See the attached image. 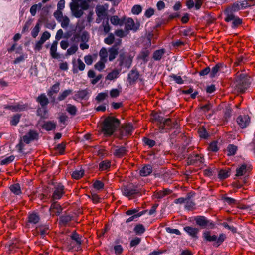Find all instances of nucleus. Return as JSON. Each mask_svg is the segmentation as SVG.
Here are the masks:
<instances>
[{"mask_svg": "<svg viewBox=\"0 0 255 255\" xmlns=\"http://www.w3.org/2000/svg\"><path fill=\"white\" fill-rule=\"evenodd\" d=\"M120 121L114 117H108L104 121L102 130L104 134L109 136L113 134L119 126Z\"/></svg>", "mask_w": 255, "mask_h": 255, "instance_id": "1", "label": "nucleus"}, {"mask_svg": "<svg viewBox=\"0 0 255 255\" xmlns=\"http://www.w3.org/2000/svg\"><path fill=\"white\" fill-rule=\"evenodd\" d=\"M235 86L241 92H244L250 84L249 77L245 74L237 73L234 82Z\"/></svg>", "mask_w": 255, "mask_h": 255, "instance_id": "2", "label": "nucleus"}, {"mask_svg": "<svg viewBox=\"0 0 255 255\" xmlns=\"http://www.w3.org/2000/svg\"><path fill=\"white\" fill-rule=\"evenodd\" d=\"M204 239L209 242H214L213 246L218 247L221 245L226 239L224 234H220L219 237L215 235H211L210 231H205L203 233Z\"/></svg>", "mask_w": 255, "mask_h": 255, "instance_id": "3", "label": "nucleus"}, {"mask_svg": "<svg viewBox=\"0 0 255 255\" xmlns=\"http://www.w3.org/2000/svg\"><path fill=\"white\" fill-rule=\"evenodd\" d=\"M196 223L202 228L213 229L215 228V224L211 220H208L203 216H197L195 217Z\"/></svg>", "mask_w": 255, "mask_h": 255, "instance_id": "4", "label": "nucleus"}, {"mask_svg": "<svg viewBox=\"0 0 255 255\" xmlns=\"http://www.w3.org/2000/svg\"><path fill=\"white\" fill-rule=\"evenodd\" d=\"M123 194L129 198H134L136 196H141V190L137 187H124L122 189Z\"/></svg>", "mask_w": 255, "mask_h": 255, "instance_id": "5", "label": "nucleus"}, {"mask_svg": "<svg viewBox=\"0 0 255 255\" xmlns=\"http://www.w3.org/2000/svg\"><path fill=\"white\" fill-rule=\"evenodd\" d=\"M122 44V40L120 38L117 39L115 41L114 45L112 47L109 49V60L110 61H113L116 57L118 54L119 47Z\"/></svg>", "mask_w": 255, "mask_h": 255, "instance_id": "6", "label": "nucleus"}, {"mask_svg": "<svg viewBox=\"0 0 255 255\" xmlns=\"http://www.w3.org/2000/svg\"><path fill=\"white\" fill-rule=\"evenodd\" d=\"M132 56H127L125 53L122 52L120 54L118 59L119 65L120 66H124L125 67L129 68L132 62Z\"/></svg>", "mask_w": 255, "mask_h": 255, "instance_id": "7", "label": "nucleus"}, {"mask_svg": "<svg viewBox=\"0 0 255 255\" xmlns=\"http://www.w3.org/2000/svg\"><path fill=\"white\" fill-rule=\"evenodd\" d=\"M178 127V124L176 121L172 122L170 118L165 119L162 125L159 126V129L161 130H166L165 132H167L168 130L173 128H177Z\"/></svg>", "mask_w": 255, "mask_h": 255, "instance_id": "8", "label": "nucleus"}, {"mask_svg": "<svg viewBox=\"0 0 255 255\" xmlns=\"http://www.w3.org/2000/svg\"><path fill=\"white\" fill-rule=\"evenodd\" d=\"M64 190V186L62 184L59 183L56 185L51 197V202L61 199L65 193Z\"/></svg>", "mask_w": 255, "mask_h": 255, "instance_id": "9", "label": "nucleus"}, {"mask_svg": "<svg viewBox=\"0 0 255 255\" xmlns=\"http://www.w3.org/2000/svg\"><path fill=\"white\" fill-rule=\"evenodd\" d=\"M39 134L36 131L30 130L22 137V141L26 144H29L35 140H37Z\"/></svg>", "mask_w": 255, "mask_h": 255, "instance_id": "10", "label": "nucleus"}, {"mask_svg": "<svg viewBox=\"0 0 255 255\" xmlns=\"http://www.w3.org/2000/svg\"><path fill=\"white\" fill-rule=\"evenodd\" d=\"M70 238L74 241L71 242L69 245L70 249H73L77 246L79 248L81 244V236L78 234L75 231L73 232L70 235Z\"/></svg>", "mask_w": 255, "mask_h": 255, "instance_id": "11", "label": "nucleus"}, {"mask_svg": "<svg viewBox=\"0 0 255 255\" xmlns=\"http://www.w3.org/2000/svg\"><path fill=\"white\" fill-rule=\"evenodd\" d=\"M134 130L133 126L131 124L124 125L120 129V135L122 137L128 136L132 134Z\"/></svg>", "mask_w": 255, "mask_h": 255, "instance_id": "12", "label": "nucleus"}, {"mask_svg": "<svg viewBox=\"0 0 255 255\" xmlns=\"http://www.w3.org/2000/svg\"><path fill=\"white\" fill-rule=\"evenodd\" d=\"M203 158L201 154L190 155L187 159L188 165H199L203 163Z\"/></svg>", "mask_w": 255, "mask_h": 255, "instance_id": "13", "label": "nucleus"}, {"mask_svg": "<svg viewBox=\"0 0 255 255\" xmlns=\"http://www.w3.org/2000/svg\"><path fill=\"white\" fill-rule=\"evenodd\" d=\"M237 122L241 128H244L250 123V118L248 115H240L237 118Z\"/></svg>", "mask_w": 255, "mask_h": 255, "instance_id": "14", "label": "nucleus"}, {"mask_svg": "<svg viewBox=\"0 0 255 255\" xmlns=\"http://www.w3.org/2000/svg\"><path fill=\"white\" fill-rule=\"evenodd\" d=\"M78 1L73 2L70 4V8L73 15L76 18H80L83 14V11L79 9Z\"/></svg>", "mask_w": 255, "mask_h": 255, "instance_id": "15", "label": "nucleus"}, {"mask_svg": "<svg viewBox=\"0 0 255 255\" xmlns=\"http://www.w3.org/2000/svg\"><path fill=\"white\" fill-rule=\"evenodd\" d=\"M106 9L105 8L104 6L100 5L97 6L96 8V13L97 16V18L96 19V21L97 23H100L102 20L104 18L106 15Z\"/></svg>", "mask_w": 255, "mask_h": 255, "instance_id": "16", "label": "nucleus"}, {"mask_svg": "<svg viewBox=\"0 0 255 255\" xmlns=\"http://www.w3.org/2000/svg\"><path fill=\"white\" fill-rule=\"evenodd\" d=\"M49 211L52 216L59 215L61 213L62 208L60 205L57 202L52 201Z\"/></svg>", "mask_w": 255, "mask_h": 255, "instance_id": "17", "label": "nucleus"}, {"mask_svg": "<svg viewBox=\"0 0 255 255\" xmlns=\"http://www.w3.org/2000/svg\"><path fill=\"white\" fill-rule=\"evenodd\" d=\"M89 92L87 89L78 91L73 97V99L76 101L86 100L88 98Z\"/></svg>", "mask_w": 255, "mask_h": 255, "instance_id": "18", "label": "nucleus"}, {"mask_svg": "<svg viewBox=\"0 0 255 255\" xmlns=\"http://www.w3.org/2000/svg\"><path fill=\"white\" fill-rule=\"evenodd\" d=\"M139 77V73L136 69H132L128 75V81L130 85H132L137 80Z\"/></svg>", "mask_w": 255, "mask_h": 255, "instance_id": "19", "label": "nucleus"}, {"mask_svg": "<svg viewBox=\"0 0 255 255\" xmlns=\"http://www.w3.org/2000/svg\"><path fill=\"white\" fill-rule=\"evenodd\" d=\"M40 219V216L37 213H29L27 217V225L36 224L39 222Z\"/></svg>", "mask_w": 255, "mask_h": 255, "instance_id": "20", "label": "nucleus"}, {"mask_svg": "<svg viewBox=\"0 0 255 255\" xmlns=\"http://www.w3.org/2000/svg\"><path fill=\"white\" fill-rule=\"evenodd\" d=\"M49 226L47 225H41L35 228V232L37 234H40L41 237L43 238L46 234H48Z\"/></svg>", "mask_w": 255, "mask_h": 255, "instance_id": "21", "label": "nucleus"}, {"mask_svg": "<svg viewBox=\"0 0 255 255\" xmlns=\"http://www.w3.org/2000/svg\"><path fill=\"white\" fill-rule=\"evenodd\" d=\"M150 54V51L147 48L142 49L137 56V59L141 60L144 63L148 61V57Z\"/></svg>", "mask_w": 255, "mask_h": 255, "instance_id": "22", "label": "nucleus"}, {"mask_svg": "<svg viewBox=\"0 0 255 255\" xmlns=\"http://www.w3.org/2000/svg\"><path fill=\"white\" fill-rule=\"evenodd\" d=\"M125 28L127 30L136 31L138 27L135 24L134 21L132 18H128L125 22Z\"/></svg>", "mask_w": 255, "mask_h": 255, "instance_id": "23", "label": "nucleus"}, {"mask_svg": "<svg viewBox=\"0 0 255 255\" xmlns=\"http://www.w3.org/2000/svg\"><path fill=\"white\" fill-rule=\"evenodd\" d=\"M184 230L192 238H198L197 234L199 231L198 228L190 226H186L184 228Z\"/></svg>", "mask_w": 255, "mask_h": 255, "instance_id": "24", "label": "nucleus"}, {"mask_svg": "<svg viewBox=\"0 0 255 255\" xmlns=\"http://www.w3.org/2000/svg\"><path fill=\"white\" fill-rule=\"evenodd\" d=\"M58 41L57 40L54 41L51 46L50 49V53L51 57L54 59H57L59 58V55L56 52L57 49Z\"/></svg>", "mask_w": 255, "mask_h": 255, "instance_id": "25", "label": "nucleus"}, {"mask_svg": "<svg viewBox=\"0 0 255 255\" xmlns=\"http://www.w3.org/2000/svg\"><path fill=\"white\" fill-rule=\"evenodd\" d=\"M13 111L14 112H20L24 111L27 110L28 105L27 104H23L22 102L15 103L12 105Z\"/></svg>", "mask_w": 255, "mask_h": 255, "instance_id": "26", "label": "nucleus"}, {"mask_svg": "<svg viewBox=\"0 0 255 255\" xmlns=\"http://www.w3.org/2000/svg\"><path fill=\"white\" fill-rule=\"evenodd\" d=\"M223 67V64L221 63H217L214 66L210 71V77L211 78H214L218 75V73Z\"/></svg>", "mask_w": 255, "mask_h": 255, "instance_id": "27", "label": "nucleus"}, {"mask_svg": "<svg viewBox=\"0 0 255 255\" xmlns=\"http://www.w3.org/2000/svg\"><path fill=\"white\" fill-rule=\"evenodd\" d=\"M127 152L125 147L120 146L117 147V148L114 150L113 154L118 157H121L125 156Z\"/></svg>", "mask_w": 255, "mask_h": 255, "instance_id": "28", "label": "nucleus"}, {"mask_svg": "<svg viewBox=\"0 0 255 255\" xmlns=\"http://www.w3.org/2000/svg\"><path fill=\"white\" fill-rule=\"evenodd\" d=\"M36 101L40 104L42 107L46 106L49 103V100L45 94H40L37 98Z\"/></svg>", "mask_w": 255, "mask_h": 255, "instance_id": "29", "label": "nucleus"}, {"mask_svg": "<svg viewBox=\"0 0 255 255\" xmlns=\"http://www.w3.org/2000/svg\"><path fill=\"white\" fill-rule=\"evenodd\" d=\"M152 172V167L150 165H146L140 170L139 174L142 176H147Z\"/></svg>", "mask_w": 255, "mask_h": 255, "instance_id": "30", "label": "nucleus"}, {"mask_svg": "<svg viewBox=\"0 0 255 255\" xmlns=\"http://www.w3.org/2000/svg\"><path fill=\"white\" fill-rule=\"evenodd\" d=\"M56 127V124L52 121L45 122L42 125V128L46 131H50L55 129Z\"/></svg>", "mask_w": 255, "mask_h": 255, "instance_id": "31", "label": "nucleus"}, {"mask_svg": "<svg viewBox=\"0 0 255 255\" xmlns=\"http://www.w3.org/2000/svg\"><path fill=\"white\" fill-rule=\"evenodd\" d=\"M85 65L84 62L79 58L77 59V64L74 65L73 71L74 73H77L78 70L83 71L85 69Z\"/></svg>", "mask_w": 255, "mask_h": 255, "instance_id": "32", "label": "nucleus"}, {"mask_svg": "<svg viewBox=\"0 0 255 255\" xmlns=\"http://www.w3.org/2000/svg\"><path fill=\"white\" fill-rule=\"evenodd\" d=\"M111 166V162L107 160L101 161L99 164V170L101 171L108 170Z\"/></svg>", "mask_w": 255, "mask_h": 255, "instance_id": "33", "label": "nucleus"}, {"mask_svg": "<svg viewBox=\"0 0 255 255\" xmlns=\"http://www.w3.org/2000/svg\"><path fill=\"white\" fill-rule=\"evenodd\" d=\"M72 90L66 89L64 90L62 92L60 93L58 96L57 100L59 101L64 100L67 97L72 94Z\"/></svg>", "mask_w": 255, "mask_h": 255, "instance_id": "34", "label": "nucleus"}, {"mask_svg": "<svg viewBox=\"0 0 255 255\" xmlns=\"http://www.w3.org/2000/svg\"><path fill=\"white\" fill-rule=\"evenodd\" d=\"M9 189L11 192L16 195L21 194L20 186L19 184H14L9 187Z\"/></svg>", "mask_w": 255, "mask_h": 255, "instance_id": "35", "label": "nucleus"}, {"mask_svg": "<svg viewBox=\"0 0 255 255\" xmlns=\"http://www.w3.org/2000/svg\"><path fill=\"white\" fill-rule=\"evenodd\" d=\"M165 53V50L164 49L156 50L153 53V58L156 61L160 60Z\"/></svg>", "mask_w": 255, "mask_h": 255, "instance_id": "36", "label": "nucleus"}, {"mask_svg": "<svg viewBox=\"0 0 255 255\" xmlns=\"http://www.w3.org/2000/svg\"><path fill=\"white\" fill-rule=\"evenodd\" d=\"M60 83L57 82L54 84L48 92V95L49 97L52 96L54 94L57 93L60 90Z\"/></svg>", "mask_w": 255, "mask_h": 255, "instance_id": "37", "label": "nucleus"}, {"mask_svg": "<svg viewBox=\"0 0 255 255\" xmlns=\"http://www.w3.org/2000/svg\"><path fill=\"white\" fill-rule=\"evenodd\" d=\"M84 174V170L83 169L76 170L72 172L71 177L73 179L78 180L83 177Z\"/></svg>", "mask_w": 255, "mask_h": 255, "instance_id": "38", "label": "nucleus"}, {"mask_svg": "<svg viewBox=\"0 0 255 255\" xmlns=\"http://www.w3.org/2000/svg\"><path fill=\"white\" fill-rule=\"evenodd\" d=\"M171 191L169 189H165L163 191H159L155 194V198L157 199H161L165 196L170 194Z\"/></svg>", "mask_w": 255, "mask_h": 255, "instance_id": "39", "label": "nucleus"}, {"mask_svg": "<svg viewBox=\"0 0 255 255\" xmlns=\"http://www.w3.org/2000/svg\"><path fill=\"white\" fill-rule=\"evenodd\" d=\"M230 175V169H221L219 172L218 177L221 179H225L228 178Z\"/></svg>", "mask_w": 255, "mask_h": 255, "instance_id": "40", "label": "nucleus"}, {"mask_svg": "<svg viewBox=\"0 0 255 255\" xmlns=\"http://www.w3.org/2000/svg\"><path fill=\"white\" fill-rule=\"evenodd\" d=\"M241 5L240 2H235L232 5L228 6L226 9L229 10L230 11L234 13L241 9Z\"/></svg>", "mask_w": 255, "mask_h": 255, "instance_id": "41", "label": "nucleus"}, {"mask_svg": "<svg viewBox=\"0 0 255 255\" xmlns=\"http://www.w3.org/2000/svg\"><path fill=\"white\" fill-rule=\"evenodd\" d=\"M247 166L246 164H242L240 167L236 169V176H241L243 175L247 172Z\"/></svg>", "mask_w": 255, "mask_h": 255, "instance_id": "42", "label": "nucleus"}, {"mask_svg": "<svg viewBox=\"0 0 255 255\" xmlns=\"http://www.w3.org/2000/svg\"><path fill=\"white\" fill-rule=\"evenodd\" d=\"M119 71L118 70H114L112 72L108 74L106 76V79L113 80L118 77L119 75Z\"/></svg>", "mask_w": 255, "mask_h": 255, "instance_id": "43", "label": "nucleus"}, {"mask_svg": "<svg viewBox=\"0 0 255 255\" xmlns=\"http://www.w3.org/2000/svg\"><path fill=\"white\" fill-rule=\"evenodd\" d=\"M225 14L226 15V18H225V21L229 22L231 21H233L234 19L236 18L235 15H234V13L229 11V10H227L226 9L225 10Z\"/></svg>", "mask_w": 255, "mask_h": 255, "instance_id": "44", "label": "nucleus"}, {"mask_svg": "<svg viewBox=\"0 0 255 255\" xmlns=\"http://www.w3.org/2000/svg\"><path fill=\"white\" fill-rule=\"evenodd\" d=\"M107 61L100 59L94 65L95 69L99 71H101L105 67V63Z\"/></svg>", "mask_w": 255, "mask_h": 255, "instance_id": "45", "label": "nucleus"}, {"mask_svg": "<svg viewBox=\"0 0 255 255\" xmlns=\"http://www.w3.org/2000/svg\"><path fill=\"white\" fill-rule=\"evenodd\" d=\"M42 6V4L41 3L33 5L30 9V12L31 15L33 16H35L37 10L41 9Z\"/></svg>", "mask_w": 255, "mask_h": 255, "instance_id": "46", "label": "nucleus"}, {"mask_svg": "<svg viewBox=\"0 0 255 255\" xmlns=\"http://www.w3.org/2000/svg\"><path fill=\"white\" fill-rule=\"evenodd\" d=\"M134 231L137 235H141L145 231V228L142 224H138L134 227Z\"/></svg>", "mask_w": 255, "mask_h": 255, "instance_id": "47", "label": "nucleus"}, {"mask_svg": "<svg viewBox=\"0 0 255 255\" xmlns=\"http://www.w3.org/2000/svg\"><path fill=\"white\" fill-rule=\"evenodd\" d=\"M66 111L71 115L74 116L76 115L77 110L75 106L68 104L67 105Z\"/></svg>", "mask_w": 255, "mask_h": 255, "instance_id": "48", "label": "nucleus"}, {"mask_svg": "<svg viewBox=\"0 0 255 255\" xmlns=\"http://www.w3.org/2000/svg\"><path fill=\"white\" fill-rule=\"evenodd\" d=\"M111 22L112 24L115 25H122L124 23V21L119 18L117 16H113L111 18Z\"/></svg>", "mask_w": 255, "mask_h": 255, "instance_id": "49", "label": "nucleus"}, {"mask_svg": "<svg viewBox=\"0 0 255 255\" xmlns=\"http://www.w3.org/2000/svg\"><path fill=\"white\" fill-rule=\"evenodd\" d=\"M59 22L61 23V25L62 28H66L69 24L70 20L67 16H64L59 20Z\"/></svg>", "mask_w": 255, "mask_h": 255, "instance_id": "50", "label": "nucleus"}, {"mask_svg": "<svg viewBox=\"0 0 255 255\" xmlns=\"http://www.w3.org/2000/svg\"><path fill=\"white\" fill-rule=\"evenodd\" d=\"M195 203L189 198H187L185 205V208L188 210H192L195 209Z\"/></svg>", "mask_w": 255, "mask_h": 255, "instance_id": "51", "label": "nucleus"}, {"mask_svg": "<svg viewBox=\"0 0 255 255\" xmlns=\"http://www.w3.org/2000/svg\"><path fill=\"white\" fill-rule=\"evenodd\" d=\"M108 96L107 92L100 93L98 94L95 98V100L98 103L103 101Z\"/></svg>", "mask_w": 255, "mask_h": 255, "instance_id": "52", "label": "nucleus"}, {"mask_svg": "<svg viewBox=\"0 0 255 255\" xmlns=\"http://www.w3.org/2000/svg\"><path fill=\"white\" fill-rule=\"evenodd\" d=\"M21 118V115L19 114H16L13 115L11 117V120L10 121V124L12 126H16L20 121V119Z\"/></svg>", "mask_w": 255, "mask_h": 255, "instance_id": "53", "label": "nucleus"}, {"mask_svg": "<svg viewBox=\"0 0 255 255\" xmlns=\"http://www.w3.org/2000/svg\"><path fill=\"white\" fill-rule=\"evenodd\" d=\"M183 93L187 94H191V97L192 99H195L198 94V92L196 91L194 92L193 88H190L188 89L183 90Z\"/></svg>", "mask_w": 255, "mask_h": 255, "instance_id": "54", "label": "nucleus"}, {"mask_svg": "<svg viewBox=\"0 0 255 255\" xmlns=\"http://www.w3.org/2000/svg\"><path fill=\"white\" fill-rule=\"evenodd\" d=\"M228 150V155L231 156L235 155L236 153L237 147V146L232 145L230 144L228 145L227 147Z\"/></svg>", "mask_w": 255, "mask_h": 255, "instance_id": "55", "label": "nucleus"}, {"mask_svg": "<svg viewBox=\"0 0 255 255\" xmlns=\"http://www.w3.org/2000/svg\"><path fill=\"white\" fill-rule=\"evenodd\" d=\"M108 53L106 48H102L99 52L100 59L107 61Z\"/></svg>", "mask_w": 255, "mask_h": 255, "instance_id": "56", "label": "nucleus"}, {"mask_svg": "<svg viewBox=\"0 0 255 255\" xmlns=\"http://www.w3.org/2000/svg\"><path fill=\"white\" fill-rule=\"evenodd\" d=\"M198 133L199 135V136L201 138L206 139L209 136V134L206 131V129L204 128H199L198 129Z\"/></svg>", "mask_w": 255, "mask_h": 255, "instance_id": "57", "label": "nucleus"}, {"mask_svg": "<svg viewBox=\"0 0 255 255\" xmlns=\"http://www.w3.org/2000/svg\"><path fill=\"white\" fill-rule=\"evenodd\" d=\"M115 40V37L113 34L110 33L108 36L104 39V42L107 45L112 44Z\"/></svg>", "mask_w": 255, "mask_h": 255, "instance_id": "58", "label": "nucleus"}, {"mask_svg": "<svg viewBox=\"0 0 255 255\" xmlns=\"http://www.w3.org/2000/svg\"><path fill=\"white\" fill-rule=\"evenodd\" d=\"M145 212H146V211H143L138 213H137L136 214L132 215V216H131L129 218H128V219H127L126 220V222L129 223V222L132 221L133 220H134L135 218L140 217L141 216H142V215L145 214Z\"/></svg>", "mask_w": 255, "mask_h": 255, "instance_id": "59", "label": "nucleus"}, {"mask_svg": "<svg viewBox=\"0 0 255 255\" xmlns=\"http://www.w3.org/2000/svg\"><path fill=\"white\" fill-rule=\"evenodd\" d=\"M71 220V217L69 215H63L60 217V221L63 225H66Z\"/></svg>", "mask_w": 255, "mask_h": 255, "instance_id": "60", "label": "nucleus"}, {"mask_svg": "<svg viewBox=\"0 0 255 255\" xmlns=\"http://www.w3.org/2000/svg\"><path fill=\"white\" fill-rule=\"evenodd\" d=\"M14 158L15 157L13 155H11L8 157H6L0 161V164L1 165L8 164L11 163V162H12L14 160Z\"/></svg>", "mask_w": 255, "mask_h": 255, "instance_id": "61", "label": "nucleus"}, {"mask_svg": "<svg viewBox=\"0 0 255 255\" xmlns=\"http://www.w3.org/2000/svg\"><path fill=\"white\" fill-rule=\"evenodd\" d=\"M93 186L95 189L97 190H100L104 188V184L102 181L96 180L94 182Z\"/></svg>", "mask_w": 255, "mask_h": 255, "instance_id": "62", "label": "nucleus"}, {"mask_svg": "<svg viewBox=\"0 0 255 255\" xmlns=\"http://www.w3.org/2000/svg\"><path fill=\"white\" fill-rule=\"evenodd\" d=\"M40 31L39 24L37 23L35 26L33 28L31 31V35L33 38H36Z\"/></svg>", "mask_w": 255, "mask_h": 255, "instance_id": "63", "label": "nucleus"}, {"mask_svg": "<svg viewBox=\"0 0 255 255\" xmlns=\"http://www.w3.org/2000/svg\"><path fill=\"white\" fill-rule=\"evenodd\" d=\"M222 199L224 201L230 205H234L236 203V200L234 198L229 197H223Z\"/></svg>", "mask_w": 255, "mask_h": 255, "instance_id": "64", "label": "nucleus"}]
</instances>
